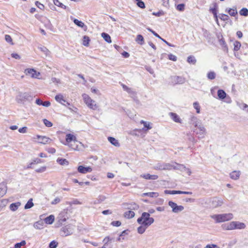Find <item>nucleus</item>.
<instances>
[{
    "mask_svg": "<svg viewBox=\"0 0 248 248\" xmlns=\"http://www.w3.org/2000/svg\"><path fill=\"white\" fill-rule=\"evenodd\" d=\"M46 166H43L39 169L35 170V171L38 173L43 172L46 171Z\"/></svg>",
    "mask_w": 248,
    "mask_h": 248,
    "instance_id": "nucleus-52",
    "label": "nucleus"
},
{
    "mask_svg": "<svg viewBox=\"0 0 248 248\" xmlns=\"http://www.w3.org/2000/svg\"><path fill=\"white\" fill-rule=\"evenodd\" d=\"M57 161L61 165H67L68 164V161L66 159L63 158H58Z\"/></svg>",
    "mask_w": 248,
    "mask_h": 248,
    "instance_id": "nucleus-36",
    "label": "nucleus"
},
{
    "mask_svg": "<svg viewBox=\"0 0 248 248\" xmlns=\"http://www.w3.org/2000/svg\"><path fill=\"white\" fill-rule=\"evenodd\" d=\"M90 40L88 36H84L83 38V45L84 46H88Z\"/></svg>",
    "mask_w": 248,
    "mask_h": 248,
    "instance_id": "nucleus-39",
    "label": "nucleus"
},
{
    "mask_svg": "<svg viewBox=\"0 0 248 248\" xmlns=\"http://www.w3.org/2000/svg\"><path fill=\"white\" fill-rule=\"evenodd\" d=\"M230 177L233 180H237L239 178L240 171H233L230 174Z\"/></svg>",
    "mask_w": 248,
    "mask_h": 248,
    "instance_id": "nucleus-22",
    "label": "nucleus"
},
{
    "mask_svg": "<svg viewBox=\"0 0 248 248\" xmlns=\"http://www.w3.org/2000/svg\"><path fill=\"white\" fill-rule=\"evenodd\" d=\"M246 227L245 223L239 221H232L223 225V228L226 230H232L235 229H244Z\"/></svg>",
    "mask_w": 248,
    "mask_h": 248,
    "instance_id": "nucleus-2",
    "label": "nucleus"
},
{
    "mask_svg": "<svg viewBox=\"0 0 248 248\" xmlns=\"http://www.w3.org/2000/svg\"><path fill=\"white\" fill-rule=\"evenodd\" d=\"M137 5L140 8H144L145 7L144 3L141 0H136Z\"/></svg>",
    "mask_w": 248,
    "mask_h": 248,
    "instance_id": "nucleus-44",
    "label": "nucleus"
},
{
    "mask_svg": "<svg viewBox=\"0 0 248 248\" xmlns=\"http://www.w3.org/2000/svg\"><path fill=\"white\" fill-rule=\"evenodd\" d=\"M44 222L42 220H39L35 222L33 224L34 227L36 229L41 230L44 227Z\"/></svg>",
    "mask_w": 248,
    "mask_h": 248,
    "instance_id": "nucleus-20",
    "label": "nucleus"
},
{
    "mask_svg": "<svg viewBox=\"0 0 248 248\" xmlns=\"http://www.w3.org/2000/svg\"><path fill=\"white\" fill-rule=\"evenodd\" d=\"M55 99L57 102L63 106H66L65 103L66 102V101L64 99V97L62 94L60 93L56 95L55 97Z\"/></svg>",
    "mask_w": 248,
    "mask_h": 248,
    "instance_id": "nucleus-16",
    "label": "nucleus"
},
{
    "mask_svg": "<svg viewBox=\"0 0 248 248\" xmlns=\"http://www.w3.org/2000/svg\"><path fill=\"white\" fill-rule=\"evenodd\" d=\"M5 39L6 41L8 43H10L11 45H13L12 39L9 35H8V34L5 35Z\"/></svg>",
    "mask_w": 248,
    "mask_h": 248,
    "instance_id": "nucleus-48",
    "label": "nucleus"
},
{
    "mask_svg": "<svg viewBox=\"0 0 248 248\" xmlns=\"http://www.w3.org/2000/svg\"><path fill=\"white\" fill-rule=\"evenodd\" d=\"M233 50L234 51L238 50L241 47V44L239 42L235 41L233 43Z\"/></svg>",
    "mask_w": 248,
    "mask_h": 248,
    "instance_id": "nucleus-35",
    "label": "nucleus"
},
{
    "mask_svg": "<svg viewBox=\"0 0 248 248\" xmlns=\"http://www.w3.org/2000/svg\"><path fill=\"white\" fill-rule=\"evenodd\" d=\"M164 193L166 194H179L180 190H165L164 191Z\"/></svg>",
    "mask_w": 248,
    "mask_h": 248,
    "instance_id": "nucleus-38",
    "label": "nucleus"
},
{
    "mask_svg": "<svg viewBox=\"0 0 248 248\" xmlns=\"http://www.w3.org/2000/svg\"><path fill=\"white\" fill-rule=\"evenodd\" d=\"M54 216L53 215H50L45 218L44 222L47 224H51L54 221Z\"/></svg>",
    "mask_w": 248,
    "mask_h": 248,
    "instance_id": "nucleus-24",
    "label": "nucleus"
},
{
    "mask_svg": "<svg viewBox=\"0 0 248 248\" xmlns=\"http://www.w3.org/2000/svg\"><path fill=\"white\" fill-rule=\"evenodd\" d=\"M240 14L241 16H247L248 15V10L245 8H242L240 11Z\"/></svg>",
    "mask_w": 248,
    "mask_h": 248,
    "instance_id": "nucleus-42",
    "label": "nucleus"
},
{
    "mask_svg": "<svg viewBox=\"0 0 248 248\" xmlns=\"http://www.w3.org/2000/svg\"><path fill=\"white\" fill-rule=\"evenodd\" d=\"M189 122L195 127L201 122V121L194 115H191L189 119Z\"/></svg>",
    "mask_w": 248,
    "mask_h": 248,
    "instance_id": "nucleus-13",
    "label": "nucleus"
},
{
    "mask_svg": "<svg viewBox=\"0 0 248 248\" xmlns=\"http://www.w3.org/2000/svg\"><path fill=\"white\" fill-rule=\"evenodd\" d=\"M169 115L171 118L176 123H182V120L180 117L175 113L170 112Z\"/></svg>",
    "mask_w": 248,
    "mask_h": 248,
    "instance_id": "nucleus-17",
    "label": "nucleus"
},
{
    "mask_svg": "<svg viewBox=\"0 0 248 248\" xmlns=\"http://www.w3.org/2000/svg\"><path fill=\"white\" fill-rule=\"evenodd\" d=\"M140 177L149 180H156L158 178L157 175H151L149 173L141 174Z\"/></svg>",
    "mask_w": 248,
    "mask_h": 248,
    "instance_id": "nucleus-18",
    "label": "nucleus"
},
{
    "mask_svg": "<svg viewBox=\"0 0 248 248\" xmlns=\"http://www.w3.org/2000/svg\"><path fill=\"white\" fill-rule=\"evenodd\" d=\"M168 204L172 208V212L174 213H178L184 209L183 206L178 205L176 203L172 201H169Z\"/></svg>",
    "mask_w": 248,
    "mask_h": 248,
    "instance_id": "nucleus-8",
    "label": "nucleus"
},
{
    "mask_svg": "<svg viewBox=\"0 0 248 248\" xmlns=\"http://www.w3.org/2000/svg\"><path fill=\"white\" fill-rule=\"evenodd\" d=\"M195 127H197V130L198 129V130L202 131V132H204L205 129H206L204 126L202 124V122L200 123V124H199L197 126H196Z\"/></svg>",
    "mask_w": 248,
    "mask_h": 248,
    "instance_id": "nucleus-46",
    "label": "nucleus"
},
{
    "mask_svg": "<svg viewBox=\"0 0 248 248\" xmlns=\"http://www.w3.org/2000/svg\"><path fill=\"white\" fill-rule=\"evenodd\" d=\"M143 196H148L150 197H157L159 194L157 192H148L142 194Z\"/></svg>",
    "mask_w": 248,
    "mask_h": 248,
    "instance_id": "nucleus-32",
    "label": "nucleus"
},
{
    "mask_svg": "<svg viewBox=\"0 0 248 248\" xmlns=\"http://www.w3.org/2000/svg\"><path fill=\"white\" fill-rule=\"evenodd\" d=\"M169 59L172 61H177V57L173 55L172 54H170L168 55Z\"/></svg>",
    "mask_w": 248,
    "mask_h": 248,
    "instance_id": "nucleus-53",
    "label": "nucleus"
},
{
    "mask_svg": "<svg viewBox=\"0 0 248 248\" xmlns=\"http://www.w3.org/2000/svg\"><path fill=\"white\" fill-rule=\"evenodd\" d=\"M76 138L75 136L71 134H67L66 135V141L67 143H69L73 140H75Z\"/></svg>",
    "mask_w": 248,
    "mask_h": 248,
    "instance_id": "nucleus-28",
    "label": "nucleus"
},
{
    "mask_svg": "<svg viewBox=\"0 0 248 248\" xmlns=\"http://www.w3.org/2000/svg\"><path fill=\"white\" fill-rule=\"evenodd\" d=\"M135 213L132 211H128L124 213L125 217L128 218H131L134 217Z\"/></svg>",
    "mask_w": 248,
    "mask_h": 248,
    "instance_id": "nucleus-34",
    "label": "nucleus"
},
{
    "mask_svg": "<svg viewBox=\"0 0 248 248\" xmlns=\"http://www.w3.org/2000/svg\"><path fill=\"white\" fill-rule=\"evenodd\" d=\"M61 202V199L59 197H56L53 201L51 202V204L54 205L59 203Z\"/></svg>",
    "mask_w": 248,
    "mask_h": 248,
    "instance_id": "nucleus-55",
    "label": "nucleus"
},
{
    "mask_svg": "<svg viewBox=\"0 0 248 248\" xmlns=\"http://www.w3.org/2000/svg\"><path fill=\"white\" fill-rule=\"evenodd\" d=\"M32 199L31 198L28 201V202L24 206V208L25 209H30L33 206L34 204L32 202Z\"/></svg>",
    "mask_w": 248,
    "mask_h": 248,
    "instance_id": "nucleus-31",
    "label": "nucleus"
},
{
    "mask_svg": "<svg viewBox=\"0 0 248 248\" xmlns=\"http://www.w3.org/2000/svg\"><path fill=\"white\" fill-rule=\"evenodd\" d=\"M36 6L39 8V9L43 10L44 9V6L43 4H41L39 1H36L35 2Z\"/></svg>",
    "mask_w": 248,
    "mask_h": 248,
    "instance_id": "nucleus-58",
    "label": "nucleus"
},
{
    "mask_svg": "<svg viewBox=\"0 0 248 248\" xmlns=\"http://www.w3.org/2000/svg\"><path fill=\"white\" fill-rule=\"evenodd\" d=\"M196 60L193 56H190L187 58V62H195Z\"/></svg>",
    "mask_w": 248,
    "mask_h": 248,
    "instance_id": "nucleus-56",
    "label": "nucleus"
},
{
    "mask_svg": "<svg viewBox=\"0 0 248 248\" xmlns=\"http://www.w3.org/2000/svg\"><path fill=\"white\" fill-rule=\"evenodd\" d=\"M140 224V226H139L137 229L138 232L140 234H143L145 232L146 229L148 227V226L144 224Z\"/></svg>",
    "mask_w": 248,
    "mask_h": 248,
    "instance_id": "nucleus-23",
    "label": "nucleus"
},
{
    "mask_svg": "<svg viewBox=\"0 0 248 248\" xmlns=\"http://www.w3.org/2000/svg\"><path fill=\"white\" fill-rule=\"evenodd\" d=\"M227 65L223 66L224 71H227L228 73H233L234 72V68L233 64L232 63H227Z\"/></svg>",
    "mask_w": 248,
    "mask_h": 248,
    "instance_id": "nucleus-15",
    "label": "nucleus"
},
{
    "mask_svg": "<svg viewBox=\"0 0 248 248\" xmlns=\"http://www.w3.org/2000/svg\"><path fill=\"white\" fill-rule=\"evenodd\" d=\"M101 36L108 43H110L111 42L110 36L108 34L103 32L101 33Z\"/></svg>",
    "mask_w": 248,
    "mask_h": 248,
    "instance_id": "nucleus-30",
    "label": "nucleus"
},
{
    "mask_svg": "<svg viewBox=\"0 0 248 248\" xmlns=\"http://www.w3.org/2000/svg\"><path fill=\"white\" fill-rule=\"evenodd\" d=\"M108 139V140L114 146L116 147L120 146V143H119L118 140L115 139L114 138L109 137Z\"/></svg>",
    "mask_w": 248,
    "mask_h": 248,
    "instance_id": "nucleus-21",
    "label": "nucleus"
},
{
    "mask_svg": "<svg viewBox=\"0 0 248 248\" xmlns=\"http://www.w3.org/2000/svg\"><path fill=\"white\" fill-rule=\"evenodd\" d=\"M33 99V96L28 92H19L16 97V100L18 103H24L26 101L30 102Z\"/></svg>",
    "mask_w": 248,
    "mask_h": 248,
    "instance_id": "nucleus-4",
    "label": "nucleus"
},
{
    "mask_svg": "<svg viewBox=\"0 0 248 248\" xmlns=\"http://www.w3.org/2000/svg\"><path fill=\"white\" fill-rule=\"evenodd\" d=\"M72 233V230L69 225L62 227L61 230V234L62 236H66L70 235Z\"/></svg>",
    "mask_w": 248,
    "mask_h": 248,
    "instance_id": "nucleus-9",
    "label": "nucleus"
},
{
    "mask_svg": "<svg viewBox=\"0 0 248 248\" xmlns=\"http://www.w3.org/2000/svg\"><path fill=\"white\" fill-rule=\"evenodd\" d=\"M8 203V201L6 199L0 201V207L2 209Z\"/></svg>",
    "mask_w": 248,
    "mask_h": 248,
    "instance_id": "nucleus-47",
    "label": "nucleus"
},
{
    "mask_svg": "<svg viewBox=\"0 0 248 248\" xmlns=\"http://www.w3.org/2000/svg\"><path fill=\"white\" fill-rule=\"evenodd\" d=\"M205 248H219L217 245L215 244L207 245Z\"/></svg>",
    "mask_w": 248,
    "mask_h": 248,
    "instance_id": "nucleus-62",
    "label": "nucleus"
},
{
    "mask_svg": "<svg viewBox=\"0 0 248 248\" xmlns=\"http://www.w3.org/2000/svg\"><path fill=\"white\" fill-rule=\"evenodd\" d=\"M194 132H195L196 135H198V138L200 139L203 138L206 133V129H205L204 132H202V131L197 130V129H195L194 130Z\"/></svg>",
    "mask_w": 248,
    "mask_h": 248,
    "instance_id": "nucleus-29",
    "label": "nucleus"
},
{
    "mask_svg": "<svg viewBox=\"0 0 248 248\" xmlns=\"http://www.w3.org/2000/svg\"><path fill=\"white\" fill-rule=\"evenodd\" d=\"M147 30L151 32L155 37L160 39L161 37L157 33H156L155 31H154L153 30H152V29H150V28H148Z\"/></svg>",
    "mask_w": 248,
    "mask_h": 248,
    "instance_id": "nucleus-60",
    "label": "nucleus"
},
{
    "mask_svg": "<svg viewBox=\"0 0 248 248\" xmlns=\"http://www.w3.org/2000/svg\"><path fill=\"white\" fill-rule=\"evenodd\" d=\"M211 218L215 219L217 223L229 221L233 217L232 213H226L217 215H213L211 216Z\"/></svg>",
    "mask_w": 248,
    "mask_h": 248,
    "instance_id": "nucleus-3",
    "label": "nucleus"
},
{
    "mask_svg": "<svg viewBox=\"0 0 248 248\" xmlns=\"http://www.w3.org/2000/svg\"><path fill=\"white\" fill-rule=\"evenodd\" d=\"M216 74L214 72H210L207 74V78L209 79H214L215 78Z\"/></svg>",
    "mask_w": 248,
    "mask_h": 248,
    "instance_id": "nucleus-43",
    "label": "nucleus"
},
{
    "mask_svg": "<svg viewBox=\"0 0 248 248\" xmlns=\"http://www.w3.org/2000/svg\"><path fill=\"white\" fill-rule=\"evenodd\" d=\"M25 73L31 78H37L40 74L39 73H37L36 71L32 68L26 69L25 70Z\"/></svg>",
    "mask_w": 248,
    "mask_h": 248,
    "instance_id": "nucleus-10",
    "label": "nucleus"
},
{
    "mask_svg": "<svg viewBox=\"0 0 248 248\" xmlns=\"http://www.w3.org/2000/svg\"><path fill=\"white\" fill-rule=\"evenodd\" d=\"M106 199V197L104 195H100L98 199H97V200L98 201V202H102L103 201H105V200Z\"/></svg>",
    "mask_w": 248,
    "mask_h": 248,
    "instance_id": "nucleus-61",
    "label": "nucleus"
},
{
    "mask_svg": "<svg viewBox=\"0 0 248 248\" xmlns=\"http://www.w3.org/2000/svg\"><path fill=\"white\" fill-rule=\"evenodd\" d=\"M38 142L42 144L50 143L52 140L46 136H37Z\"/></svg>",
    "mask_w": 248,
    "mask_h": 248,
    "instance_id": "nucleus-12",
    "label": "nucleus"
},
{
    "mask_svg": "<svg viewBox=\"0 0 248 248\" xmlns=\"http://www.w3.org/2000/svg\"><path fill=\"white\" fill-rule=\"evenodd\" d=\"M82 97L84 103L90 109L96 110L98 108V106L96 104L95 101L92 99L88 94L83 93Z\"/></svg>",
    "mask_w": 248,
    "mask_h": 248,
    "instance_id": "nucleus-5",
    "label": "nucleus"
},
{
    "mask_svg": "<svg viewBox=\"0 0 248 248\" xmlns=\"http://www.w3.org/2000/svg\"><path fill=\"white\" fill-rule=\"evenodd\" d=\"M32 163L33 164H39V163H41L42 162V161L41 160V159H39V158H36L35 159H34L33 161H32Z\"/></svg>",
    "mask_w": 248,
    "mask_h": 248,
    "instance_id": "nucleus-64",
    "label": "nucleus"
},
{
    "mask_svg": "<svg viewBox=\"0 0 248 248\" xmlns=\"http://www.w3.org/2000/svg\"><path fill=\"white\" fill-rule=\"evenodd\" d=\"M111 224L113 226L119 227L121 225V222L120 221H113Z\"/></svg>",
    "mask_w": 248,
    "mask_h": 248,
    "instance_id": "nucleus-54",
    "label": "nucleus"
},
{
    "mask_svg": "<svg viewBox=\"0 0 248 248\" xmlns=\"http://www.w3.org/2000/svg\"><path fill=\"white\" fill-rule=\"evenodd\" d=\"M217 96L220 99H223L226 97V93L223 90H218L217 91Z\"/></svg>",
    "mask_w": 248,
    "mask_h": 248,
    "instance_id": "nucleus-25",
    "label": "nucleus"
},
{
    "mask_svg": "<svg viewBox=\"0 0 248 248\" xmlns=\"http://www.w3.org/2000/svg\"><path fill=\"white\" fill-rule=\"evenodd\" d=\"M26 244V241L25 240H22L20 243H16L15 245V248H21L22 246H25Z\"/></svg>",
    "mask_w": 248,
    "mask_h": 248,
    "instance_id": "nucleus-41",
    "label": "nucleus"
},
{
    "mask_svg": "<svg viewBox=\"0 0 248 248\" xmlns=\"http://www.w3.org/2000/svg\"><path fill=\"white\" fill-rule=\"evenodd\" d=\"M223 203V201L221 199H219L216 197L212 199L211 206L214 208H217L222 205Z\"/></svg>",
    "mask_w": 248,
    "mask_h": 248,
    "instance_id": "nucleus-11",
    "label": "nucleus"
},
{
    "mask_svg": "<svg viewBox=\"0 0 248 248\" xmlns=\"http://www.w3.org/2000/svg\"><path fill=\"white\" fill-rule=\"evenodd\" d=\"M58 246V243L55 241H51L49 244V248H56Z\"/></svg>",
    "mask_w": 248,
    "mask_h": 248,
    "instance_id": "nucleus-50",
    "label": "nucleus"
},
{
    "mask_svg": "<svg viewBox=\"0 0 248 248\" xmlns=\"http://www.w3.org/2000/svg\"><path fill=\"white\" fill-rule=\"evenodd\" d=\"M185 5L184 4H178L177 6V10L180 11H183L184 10Z\"/></svg>",
    "mask_w": 248,
    "mask_h": 248,
    "instance_id": "nucleus-57",
    "label": "nucleus"
},
{
    "mask_svg": "<svg viewBox=\"0 0 248 248\" xmlns=\"http://www.w3.org/2000/svg\"><path fill=\"white\" fill-rule=\"evenodd\" d=\"M154 221V219L150 217V214L147 212L142 213L141 217L137 219L139 224H144L148 227L153 224Z\"/></svg>",
    "mask_w": 248,
    "mask_h": 248,
    "instance_id": "nucleus-1",
    "label": "nucleus"
},
{
    "mask_svg": "<svg viewBox=\"0 0 248 248\" xmlns=\"http://www.w3.org/2000/svg\"><path fill=\"white\" fill-rule=\"evenodd\" d=\"M136 41L140 45L144 44V38L141 35H138L136 39Z\"/></svg>",
    "mask_w": 248,
    "mask_h": 248,
    "instance_id": "nucleus-33",
    "label": "nucleus"
},
{
    "mask_svg": "<svg viewBox=\"0 0 248 248\" xmlns=\"http://www.w3.org/2000/svg\"><path fill=\"white\" fill-rule=\"evenodd\" d=\"M7 191L6 186L2 184H0V197H2Z\"/></svg>",
    "mask_w": 248,
    "mask_h": 248,
    "instance_id": "nucleus-27",
    "label": "nucleus"
},
{
    "mask_svg": "<svg viewBox=\"0 0 248 248\" xmlns=\"http://www.w3.org/2000/svg\"><path fill=\"white\" fill-rule=\"evenodd\" d=\"M220 18L223 21H227L229 19V16L227 15L222 14L220 16Z\"/></svg>",
    "mask_w": 248,
    "mask_h": 248,
    "instance_id": "nucleus-59",
    "label": "nucleus"
},
{
    "mask_svg": "<svg viewBox=\"0 0 248 248\" xmlns=\"http://www.w3.org/2000/svg\"><path fill=\"white\" fill-rule=\"evenodd\" d=\"M53 2L54 4L57 6L60 7L64 9L66 8V6L59 1V0H54Z\"/></svg>",
    "mask_w": 248,
    "mask_h": 248,
    "instance_id": "nucleus-37",
    "label": "nucleus"
},
{
    "mask_svg": "<svg viewBox=\"0 0 248 248\" xmlns=\"http://www.w3.org/2000/svg\"><path fill=\"white\" fill-rule=\"evenodd\" d=\"M27 127H23L22 128H20L18 129V131L19 132L21 133H25L27 131Z\"/></svg>",
    "mask_w": 248,
    "mask_h": 248,
    "instance_id": "nucleus-63",
    "label": "nucleus"
},
{
    "mask_svg": "<svg viewBox=\"0 0 248 248\" xmlns=\"http://www.w3.org/2000/svg\"><path fill=\"white\" fill-rule=\"evenodd\" d=\"M73 22L76 25L79 27L83 28L85 31L87 30V27L83 22L79 21L77 19H74L73 20Z\"/></svg>",
    "mask_w": 248,
    "mask_h": 248,
    "instance_id": "nucleus-19",
    "label": "nucleus"
},
{
    "mask_svg": "<svg viewBox=\"0 0 248 248\" xmlns=\"http://www.w3.org/2000/svg\"><path fill=\"white\" fill-rule=\"evenodd\" d=\"M78 170L79 172L81 173H86L90 172L92 171V169L90 167H84L83 166H79L78 168Z\"/></svg>",
    "mask_w": 248,
    "mask_h": 248,
    "instance_id": "nucleus-14",
    "label": "nucleus"
},
{
    "mask_svg": "<svg viewBox=\"0 0 248 248\" xmlns=\"http://www.w3.org/2000/svg\"><path fill=\"white\" fill-rule=\"evenodd\" d=\"M193 107L196 110V112L197 113H200V106L199 104V103L197 102H194L193 103Z\"/></svg>",
    "mask_w": 248,
    "mask_h": 248,
    "instance_id": "nucleus-45",
    "label": "nucleus"
},
{
    "mask_svg": "<svg viewBox=\"0 0 248 248\" xmlns=\"http://www.w3.org/2000/svg\"><path fill=\"white\" fill-rule=\"evenodd\" d=\"M20 205L21 203L19 202L13 203L11 204L10 206V209L12 211H15L18 209V208L19 207V206H20Z\"/></svg>",
    "mask_w": 248,
    "mask_h": 248,
    "instance_id": "nucleus-26",
    "label": "nucleus"
},
{
    "mask_svg": "<svg viewBox=\"0 0 248 248\" xmlns=\"http://www.w3.org/2000/svg\"><path fill=\"white\" fill-rule=\"evenodd\" d=\"M169 84L174 85L177 84H183L185 82V79L181 77L171 76L167 81Z\"/></svg>",
    "mask_w": 248,
    "mask_h": 248,
    "instance_id": "nucleus-6",
    "label": "nucleus"
},
{
    "mask_svg": "<svg viewBox=\"0 0 248 248\" xmlns=\"http://www.w3.org/2000/svg\"><path fill=\"white\" fill-rule=\"evenodd\" d=\"M43 122L45 125L48 127H51L53 125L52 123L51 122L49 121L48 120L46 119L43 120Z\"/></svg>",
    "mask_w": 248,
    "mask_h": 248,
    "instance_id": "nucleus-49",
    "label": "nucleus"
},
{
    "mask_svg": "<svg viewBox=\"0 0 248 248\" xmlns=\"http://www.w3.org/2000/svg\"><path fill=\"white\" fill-rule=\"evenodd\" d=\"M228 13L229 15L231 16H235L237 14V11L235 8H230L228 10Z\"/></svg>",
    "mask_w": 248,
    "mask_h": 248,
    "instance_id": "nucleus-40",
    "label": "nucleus"
},
{
    "mask_svg": "<svg viewBox=\"0 0 248 248\" xmlns=\"http://www.w3.org/2000/svg\"><path fill=\"white\" fill-rule=\"evenodd\" d=\"M38 49L40 50L41 51L43 52L46 54V55L47 54V53L48 52V50L45 46H40L38 47Z\"/></svg>",
    "mask_w": 248,
    "mask_h": 248,
    "instance_id": "nucleus-51",
    "label": "nucleus"
},
{
    "mask_svg": "<svg viewBox=\"0 0 248 248\" xmlns=\"http://www.w3.org/2000/svg\"><path fill=\"white\" fill-rule=\"evenodd\" d=\"M174 168L172 165L166 163H158L155 165L153 168L156 170H170Z\"/></svg>",
    "mask_w": 248,
    "mask_h": 248,
    "instance_id": "nucleus-7",
    "label": "nucleus"
}]
</instances>
